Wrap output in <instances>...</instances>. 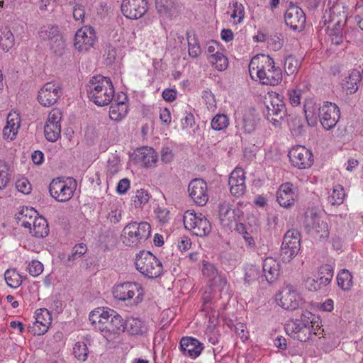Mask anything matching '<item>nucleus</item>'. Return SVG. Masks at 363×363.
<instances>
[{
  "label": "nucleus",
  "mask_w": 363,
  "mask_h": 363,
  "mask_svg": "<svg viewBox=\"0 0 363 363\" xmlns=\"http://www.w3.org/2000/svg\"><path fill=\"white\" fill-rule=\"evenodd\" d=\"M146 332V328L143 323L139 319H133L130 323L128 333L131 335H143Z\"/></svg>",
  "instance_id": "obj_49"
},
{
  "label": "nucleus",
  "mask_w": 363,
  "mask_h": 363,
  "mask_svg": "<svg viewBox=\"0 0 363 363\" xmlns=\"http://www.w3.org/2000/svg\"><path fill=\"white\" fill-rule=\"evenodd\" d=\"M290 121H289V126L292 133L295 136L301 135L303 130V121L301 117L291 116Z\"/></svg>",
  "instance_id": "obj_46"
},
{
  "label": "nucleus",
  "mask_w": 363,
  "mask_h": 363,
  "mask_svg": "<svg viewBox=\"0 0 363 363\" xmlns=\"http://www.w3.org/2000/svg\"><path fill=\"white\" fill-rule=\"evenodd\" d=\"M45 138L50 142H55L58 140L61 134V125L45 124L44 127Z\"/></svg>",
  "instance_id": "obj_42"
},
{
  "label": "nucleus",
  "mask_w": 363,
  "mask_h": 363,
  "mask_svg": "<svg viewBox=\"0 0 363 363\" xmlns=\"http://www.w3.org/2000/svg\"><path fill=\"white\" fill-rule=\"evenodd\" d=\"M180 349L184 355L192 359L196 358L203 351L204 347L201 342H179Z\"/></svg>",
  "instance_id": "obj_32"
},
{
  "label": "nucleus",
  "mask_w": 363,
  "mask_h": 363,
  "mask_svg": "<svg viewBox=\"0 0 363 363\" xmlns=\"http://www.w3.org/2000/svg\"><path fill=\"white\" fill-rule=\"evenodd\" d=\"M16 218L22 226L31 230L34 220L38 218V213L33 208L23 207L16 216Z\"/></svg>",
  "instance_id": "obj_30"
},
{
  "label": "nucleus",
  "mask_w": 363,
  "mask_h": 363,
  "mask_svg": "<svg viewBox=\"0 0 363 363\" xmlns=\"http://www.w3.org/2000/svg\"><path fill=\"white\" fill-rule=\"evenodd\" d=\"M202 99L205 101L208 109H214L216 107L215 96L211 91L204 90L202 93Z\"/></svg>",
  "instance_id": "obj_55"
},
{
  "label": "nucleus",
  "mask_w": 363,
  "mask_h": 363,
  "mask_svg": "<svg viewBox=\"0 0 363 363\" xmlns=\"http://www.w3.org/2000/svg\"><path fill=\"white\" fill-rule=\"evenodd\" d=\"M189 55L193 58H196L201 53L200 45L195 36L188 38Z\"/></svg>",
  "instance_id": "obj_51"
},
{
  "label": "nucleus",
  "mask_w": 363,
  "mask_h": 363,
  "mask_svg": "<svg viewBox=\"0 0 363 363\" xmlns=\"http://www.w3.org/2000/svg\"><path fill=\"white\" fill-rule=\"evenodd\" d=\"M9 164L0 160V190L5 189L11 181Z\"/></svg>",
  "instance_id": "obj_38"
},
{
  "label": "nucleus",
  "mask_w": 363,
  "mask_h": 363,
  "mask_svg": "<svg viewBox=\"0 0 363 363\" xmlns=\"http://www.w3.org/2000/svg\"><path fill=\"white\" fill-rule=\"evenodd\" d=\"M135 264L137 270L150 279L160 277L163 272L162 262L149 251L143 250L138 254Z\"/></svg>",
  "instance_id": "obj_5"
},
{
  "label": "nucleus",
  "mask_w": 363,
  "mask_h": 363,
  "mask_svg": "<svg viewBox=\"0 0 363 363\" xmlns=\"http://www.w3.org/2000/svg\"><path fill=\"white\" fill-rule=\"evenodd\" d=\"M211 124L213 130H222L228 127V118L224 114H217L213 118Z\"/></svg>",
  "instance_id": "obj_47"
},
{
  "label": "nucleus",
  "mask_w": 363,
  "mask_h": 363,
  "mask_svg": "<svg viewBox=\"0 0 363 363\" xmlns=\"http://www.w3.org/2000/svg\"><path fill=\"white\" fill-rule=\"evenodd\" d=\"M85 16L84 7L82 5L77 4L73 9V17L76 21H83Z\"/></svg>",
  "instance_id": "obj_64"
},
{
  "label": "nucleus",
  "mask_w": 363,
  "mask_h": 363,
  "mask_svg": "<svg viewBox=\"0 0 363 363\" xmlns=\"http://www.w3.org/2000/svg\"><path fill=\"white\" fill-rule=\"evenodd\" d=\"M245 16V11L244 7L241 4H238V2H235L233 4V13L231 14V18L236 19L237 23H240L244 18Z\"/></svg>",
  "instance_id": "obj_56"
},
{
  "label": "nucleus",
  "mask_w": 363,
  "mask_h": 363,
  "mask_svg": "<svg viewBox=\"0 0 363 363\" xmlns=\"http://www.w3.org/2000/svg\"><path fill=\"white\" fill-rule=\"evenodd\" d=\"M4 279L7 285L16 289L21 284V276L15 270L7 269L4 274Z\"/></svg>",
  "instance_id": "obj_44"
},
{
  "label": "nucleus",
  "mask_w": 363,
  "mask_h": 363,
  "mask_svg": "<svg viewBox=\"0 0 363 363\" xmlns=\"http://www.w3.org/2000/svg\"><path fill=\"white\" fill-rule=\"evenodd\" d=\"M149 201V195L144 189L137 190L135 196H133V201L135 208L141 207Z\"/></svg>",
  "instance_id": "obj_50"
},
{
  "label": "nucleus",
  "mask_w": 363,
  "mask_h": 363,
  "mask_svg": "<svg viewBox=\"0 0 363 363\" xmlns=\"http://www.w3.org/2000/svg\"><path fill=\"white\" fill-rule=\"evenodd\" d=\"M228 184L230 193L237 197L244 194L245 186V172L242 168H235L230 174Z\"/></svg>",
  "instance_id": "obj_24"
},
{
  "label": "nucleus",
  "mask_w": 363,
  "mask_h": 363,
  "mask_svg": "<svg viewBox=\"0 0 363 363\" xmlns=\"http://www.w3.org/2000/svg\"><path fill=\"white\" fill-rule=\"evenodd\" d=\"M203 273L211 279H216L218 275V271L215 267L209 263H205L203 266Z\"/></svg>",
  "instance_id": "obj_61"
},
{
  "label": "nucleus",
  "mask_w": 363,
  "mask_h": 363,
  "mask_svg": "<svg viewBox=\"0 0 363 363\" xmlns=\"http://www.w3.org/2000/svg\"><path fill=\"white\" fill-rule=\"evenodd\" d=\"M62 95V90L60 85L55 82H50L45 83L39 90L38 100L43 106L50 107Z\"/></svg>",
  "instance_id": "obj_14"
},
{
  "label": "nucleus",
  "mask_w": 363,
  "mask_h": 363,
  "mask_svg": "<svg viewBox=\"0 0 363 363\" xmlns=\"http://www.w3.org/2000/svg\"><path fill=\"white\" fill-rule=\"evenodd\" d=\"M16 187L17 190L24 194H28L31 191V184L26 179H18L16 182Z\"/></svg>",
  "instance_id": "obj_58"
},
{
  "label": "nucleus",
  "mask_w": 363,
  "mask_h": 363,
  "mask_svg": "<svg viewBox=\"0 0 363 363\" xmlns=\"http://www.w3.org/2000/svg\"><path fill=\"white\" fill-rule=\"evenodd\" d=\"M87 251L86 245L84 243H79L75 245L70 255H68L67 261L68 262H74L76 259L80 258L82 255H84Z\"/></svg>",
  "instance_id": "obj_48"
},
{
  "label": "nucleus",
  "mask_w": 363,
  "mask_h": 363,
  "mask_svg": "<svg viewBox=\"0 0 363 363\" xmlns=\"http://www.w3.org/2000/svg\"><path fill=\"white\" fill-rule=\"evenodd\" d=\"M277 300L279 306L285 310L294 311L303 303V298L298 293L296 288L292 284H286L279 294Z\"/></svg>",
  "instance_id": "obj_12"
},
{
  "label": "nucleus",
  "mask_w": 363,
  "mask_h": 363,
  "mask_svg": "<svg viewBox=\"0 0 363 363\" xmlns=\"http://www.w3.org/2000/svg\"><path fill=\"white\" fill-rule=\"evenodd\" d=\"M306 120L311 126L316 125L318 120L320 121V112L322 106L317 104L312 101H308L303 106Z\"/></svg>",
  "instance_id": "obj_27"
},
{
  "label": "nucleus",
  "mask_w": 363,
  "mask_h": 363,
  "mask_svg": "<svg viewBox=\"0 0 363 363\" xmlns=\"http://www.w3.org/2000/svg\"><path fill=\"white\" fill-rule=\"evenodd\" d=\"M135 159L138 162L142 163L145 167H152L155 166L157 161V155L152 147H143L139 148L135 152Z\"/></svg>",
  "instance_id": "obj_25"
},
{
  "label": "nucleus",
  "mask_w": 363,
  "mask_h": 363,
  "mask_svg": "<svg viewBox=\"0 0 363 363\" xmlns=\"http://www.w3.org/2000/svg\"><path fill=\"white\" fill-rule=\"evenodd\" d=\"M96 37L95 30L91 27H84L79 29L74 38V48L80 52H85L93 47Z\"/></svg>",
  "instance_id": "obj_19"
},
{
  "label": "nucleus",
  "mask_w": 363,
  "mask_h": 363,
  "mask_svg": "<svg viewBox=\"0 0 363 363\" xmlns=\"http://www.w3.org/2000/svg\"><path fill=\"white\" fill-rule=\"evenodd\" d=\"M233 327L234 331L237 334L238 337L245 340L248 339V331L247 330V327L244 323H238L235 325H233Z\"/></svg>",
  "instance_id": "obj_57"
},
{
  "label": "nucleus",
  "mask_w": 363,
  "mask_h": 363,
  "mask_svg": "<svg viewBox=\"0 0 363 363\" xmlns=\"http://www.w3.org/2000/svg\"><path fill=\"white\" fill-rule=\"evenodd\" d=\"M31 226L30 233L36 238H44L48 235L49 228L47 220L45 218L39 216L37 220H34Z\"/></svg>",
  "instance_id": "obj_34"
},
{
  "label": "nucleus",
  "mask_w": 363,
  "mask_h": 363,
  "mask_svg": "<svg viewBox=\"0 0 363 363\" xmlns=\"http://www.w3.org/2000/svg\"><path fill=\"white\" fill-rule=\"evenodd\" d=\"M345 191L342 186L337 184L334 186L331 194L328 196V202L331 205H340L343 203L345 199Z\"/></svg>",
  "instance_id": "obj_41"
},
{
  "label": "nucleus",
  "mask_w": 363,
  "mask_h": 363,
  "mask_svg": "<svg viewBox=\"0 0 363 363\" xmlns=\"http://www.w3.org/2000/svg\"><path fill=\"white\" fill-rule=\"evenodd\" d=\"M267 119L273 123L274 126H279L281 121L286 116V110L284 103L279 100L277 96L270 101L269 105H266Z\"/></svg>",
  "instance_id": "obj_21"
},
{
  "label": "nucleus",
  "mask_w": 363,
  "mask_h": 363,
  "mask_svg": "<svg viewBox=\"0 0 363 363\" xmlns=\"http://www.w3.org/2000/svg\"><path fill=\"white\" fill-rule=\"evenodd\" d=\"M20 127V118L16 112L10 113L7 116L6 125L4 128L3 135L4 138L12 140L18 133Z\"/></svg>",
  "instance_id": "obj_28"
},
{
  "label": "nucleus",
  "mask_w": 363,
  "mask_h": 363,
  "mask_svg": "<svg viewBox=\"0 0 363 363\" xmlns=\"http://www.w3.org/2000/svg\"><path fill=\"white\" fill-rule=\"evenodd\" d=\"M262 270L266 280L269 283H272L279 275L280 264L272 257H267L263 262Z\"/></svg>",
  "instance_id": "obj_26"
},
{
  "label": "nucleus",
  "mask_w": 363,
  "mask_h": 363,
  "mask_svg": "<svg viewBox=\"0 0 363 363\" xmlns=\"http://www.w3.org/2000/svg\"><path fill=\"white\" fill-rule=\"evenodd\" d=\"M147 9L146 0H123L121 5L123 15L131 20L142 18L147 13Z\"/></svg>",
  "instance_id": "obj_16"
},
{
  "label": "nucleus",
  "mask_w": 363,
  "mask_h": 363,
  "mask_svg": "<svg viewBox=\"0 0 363 363\" xmlns=\"http://www.w3.org/2000/svg\"><path fill=\"white\" fill-rule=\"evenodd\" d=\"M35 322L33 327H29L28 330L34 335H41L47 332L51 324L52 315L46 308L38 309L35 312Z\"/></svg>",
  "instance_id": "obj_23"
},
{
  "label": "nucleus",
  "mask_w": 363,
  "mask_h": 363,
  "mask_svg": "<svg viewBox=\"0 0 363 363\" xmlns=\"http://www.w3.org/2000/svg\"><path fill=\"white\" fill-rule=\"evenodd\" d=\"M288 156L292 165L300 169L308 168L313 163L311 151L302 145L292 147Z\"/></svg>",
  "instance_id": "obj_15"
},
{
  "label": "nucleus",
  "mask_w": 363,
  "mask_h": 363,
  "mask_svg": "<svg viewBox=\"0 0 363 363\" xmlns=\"http://www.w3.org/2000/svg\"><path fill=\"white\" fill-rule=\"evenodd\" d=\"M156 9L163 17L172 18L178 12L179 4L174 0H155Z\"/></svg>",
  "instance_id": "obj_29"
},
{
  "label": "nucleus",
  "mask_w": 363,
  "mask_h": 363,
  "mask_svg": "<svg viewBox=\"0 0 363 363\" xmlns=\"http://www.w3.org/2000/svg\"><path fill=\"white\" fill-rule=\"evenodd\" d=\"M302 330L303 333L305 330L309 332V328H305L304 325H301V323H299L298 320H296L295 322H291L286 326V333L294 340H301L300 333H301Z\"/></svg>",
  "instance_id": "obj_37"
},
{
  "label": "nucleus",
  "mask_w": 363,
  "mask_h": 363,
  "mask_svg": "<svg viewBox=\"0 0 363 363\" xmlns=\"http://www.w3.org/2000/svg\"><path fill=\"white\" fill-rule=\"evenodd\" d=\"M300 242L301 234L298 230L291 229L285 233L281 247V256L284 262H289L298 254Z\"/></svg>",
  "instance_id": "obj_10"
},
{
  "label": "nucleus",
  "mask_w": 363,
  "mask_h": 363,
  "mask_svg": "<svg viewBox=\"0 0 363 363\" xmlns=\"http://www.w3.org/2000/svg\"><path fill=\"white\" fill-rule=\"evenodd\" d=\"M113 295L115 298L123 301L133 299L135 296L133 303L137 304L143 299V289L138 283L125 282L113 288Z\"/></svg>",
  "instance_id": "obj_8"
},
{
  "label": "nucleus",
  "mask_w": 363,
  "mask_h": 363,
  "mask_svg": "<svg viewBox=\"0 0 363 363\" xmlns=\"http://www.w3.org/2000/svg\"><path fill=\"white\" fill-rule=\"evenodd\" d=\"M14 45V36L8 27H4L1 30L0 47L5 51H9Z\"/></svg>",
  "instance_id": "obj_36"
},
{
  "label": "nucleus",
  "mask_w": 363,
  "mask_h": 363,
  "mask_svg": "<svg viewBox=\"0 0 363 363\" xmlns=\"http://www.w3.org/2000/svg\"><path fill=\"white\" fill-rule=\"evenodd\" d=\"M39 36L43 40L49 42L50 48L55 55H62L65 41L58 26H43L39 31Z\"/></svg>",
  "instance_id": "obj_11"
},
{
  "label": "nucleus",
  "mask_w": 363,
  "mask_h": 363,
  "mask_svg": "<svg viewBox=\"0 0 363 363\" xmlns=\"http://www.w3.org/2000/svg\"><path fill=\"white\" fill-rule=\"evenodd\" d=\"M76 181L69 179L66 180L56 178L52 180L49 186L50 196L58 202H67L73 196Z\"/></svg>",
  "instance_id": "obj_7"
},
{
  "label": "nucleus",
  "mask_w": 363,
  "mask_h": 363,
  "mask_svg": "<svg viewBox=\"0 0 363 363\" xmlns=\"http://www.w3.org/2000/svg\"><path fill=\"white\" fill-rule=\"evenodd\" d=\"M297 199L298 195L291 183L282 184L277 191V201L284 208H291Z\"/></svg>",
  "instance_id": "obj_22"
},
{
  "label": "nucleus",
  "mask_w": 363,
  "mask_h": 363,
  "mask_svg": "<svg viewBox=\"0 0 363 363\" xmlns=\"http://www.w3.org/2000/svg\"><path fill=\"white\" fill-rule=\"evenodd\" d=\"M172 338H175V337L168 331L167 328L162 327L155 334V340L156 339H159L160 340H169Z\"/></svg>",
  "instance_id": "obj_62"
},
{
  "label": "nucleus",
  "mask_w": 363,
  "mask_h": 363,
  "mask_svg": "<svg viewBox=\"0 0 363 363\" xmlns=\"http://www.w3.org/2000/svg\"><path fill=\"white\" fill-rule=\"evenodd\" d=\"M183 221L185 228L196 236H205L211 230L208 220L201 213H196L194 211H186L184 214Z\"/></svg>",
  "instance_id": "obj_6"
},
{
  "label": "nucleus",
  "mask_w": 363,
  "mask_h": 363,
  "mask_svg": "<svg viewBox=\"0 0 363 363\" xmlns=\"http://www.w3.org/2000/svg\"><path fill=\"white\" fill-rule=\"evenodd\" d=\"M259 269L255 265H248L245 269V281L250 284L256 280L259 276Z\"/></svg>",
  "instance_id": "obj_52"
},
{
  "label": "nucleus",
  "mask_w": 363,
  "mask_h": 363,
  "mask_svg": "<svg viewBox=\"0 0 363 363\" xmlns=\"http://www.w3.org/2000/svg\"><path fill=\"white\" fill-rule=\"evenodd\" d=\"M333 277V269L332 266L324 264L319 267L317 277L306 278L304 284L308 290L317 291L330 284Z\"/></svg>",
  "instance_id": "obj_13"
},
{
  "label": "nucleus",
  "mask_w": 363,
  "mask_h": 363,
  "mask_svg": "<svg viewBox=\"0 0 363 363\" xmlns=\"http://www.w3.org/2000/svg\"><path fill=\"white\" fill-rule=\"evenodd\" d=\"M128 113V105L124 101L113 103L109 108L110 118L115 121H119L123 118Z\"/></svg>",
  "instance_id": "obj_35"
},
{
  "label": "nucleus",
  "mask_w": 363,
  "mask_h": 363,
  "mask_svg": "<svg viewBox=\"0 0 363 363\" xmlns=\"http://www.w3.org/2000/svg\"><path fill=\"white\" fill-rule=\"evenodd\" d=\"M259 118L254 108L247 111L242 118V129L247 133L253 132L257 125Z\"/></svg>",
  "instance_id": "obj_33"
},
{
  "label": "nucleus",
  "mask_w": 363,
  "mask_h": 363,
  "mask_svg": "<svg viewBox=\"0 0 363 363\" xmlns=\"http://www.w3.org/2000/svg\"><path fill=\"white\" fill-rule=\"evenodd\" d=\"M207 189L206 182L200 178L191 180L188 186L189 196L195 203L200 206H204L208 200Z\"/></svg>",
  "instance_id": "obj_18"
},
{
  "label": "nucleus",
  "mask_w": 363,
  "mask_h": 363,
  "mask_svg": "<svg viewBox=\"0 0 363 363\" xmlns=\"http://www.w3.org/2000/svg\"><path fill=\"white\" fill-rule=\"evenodd\" d=\"M303 227L308 234L319 240L326 239L329 236L328 223L322 220L316 213H306Z\"/></svg>",
  "instance_id": "obj_9"
},
{
  "label": "nucleus",
  "mask_w": 363,
  "mask_h": 363,
  "mask_svg": "<svg viewBox=\"0 0 363 363\" xmlns=\"http://www.w3.org/2000/svg\"><path fill=\"white\" fill-rule=\"evenodd\" d=\"M61 118V112L58 109H53L48 115L46 124L60 125Z\"/></svg>",
  "instance_id": "obj_60"
},
{
  "label": "nucleus",
  "mask_w": 363,
  "mask_h": 363,
  "mask_svg": "<svg viewBox=\"0 0 363 363\" xmlns=\"http://www.w3.org/2000/svg\"><path fill=\"white\" fill-rule=\"evenodd\" d=\"M299 66L298 61L292 56L286 57L284 69L288 75H292L296 72Z\"/></svg>",
  "instance_id": "obj_53"
},
{
  "label": "nucleus",
  "mask_w": 363,
  "mask_h": 363,
  "mask_svg": "<svg viewBox=\"0 0 363 363\" xmlns=\"http://www.w3.org/2000/svg\"><path fill=\"white\" fill-rule=\"evenodd\" d=\"M331 20L330 24H332V28L328 30V34L333 33H342L343 27L346 23V16L343 15L339 19H335V10L331 11Z\"/></svg>",
  "instance_id": "obj_40"
},
{
  "label": "nucleus",
  "mask_w": 363,
  "mask_h": 363,
  "mask_svg": "<svg viewBox=\"0 0 363 363\" xmlns=\"http://www.w3.org/2000/svg\"><path fill=\"white\" fill-rule=\"evenodd\" d=\"M306 19V14L300 7L296 4H289L284 14V21L287 26L300 32L305 28Z\"/></svg>",
  "instance_id": "obj_17"
},
{
  "label": "nucleus",
  "mask_w": 363,
  "mask_h": 363,
  "mask_svg": "<svg viewBox=\"0 0 363 363\" xmlns=\"http://www.w3.org/2000/svg\"><path fill=\"white\" fill-rule=\"evenodd\" d=\"M337 282L342 290H349L352 286V276L348 270L342 269L337 276Z\"/></svg>",
  "instance_id": "obj_39"
},
{
  "label": "nucleus",
  "mask_w": 363,
  "mask_h": 363,
  "mask_svg": "<svg viewBox=\"0 0 363 363\" xmlns=\"http://www.w3.org/2000/svg\"><path fill=\"white\" fill-rule=\"evenodd\" d=\"M301 91L291 90L289 91V99L292 106H296L301 103Z\"/></svg>",
  "instance_id": "obj_63"
},
{
  "label": "nucleus",
  "mask_w": 363,
  "mask_h": 363,
  "mask_svg": "<svg viewBox=\"0 0 363 363\" xmlns=\"http://www.w3.org/2000/svg\"><path fill=\"white\" fill-rule=\"evenodd\" d=\"M89 319L94 328L99 330L107 340L117 338L126 328L123 318L109 308H98L92 311Z\"/></svg>",
  "instance_id": "obj_1"
},
{
  "label": "nucleus",
  "mask_w": 363,
  "mask_h": 363,
  "mask_svg": "<svg viewBox=\"0 0 363 363\" xmlns=\"http://www.w3.org/2000/svg\"><path fill=\"white\" fill-rule=\"evenodd\" d=\"M28 270L30 275L33 277H36L43 272V265L38 260H33L29 263Z\"/></svg>",
  "instance_id": "obj_54"
},
{
  "label": "nucleus",
  "mask_w": 363,
  "mask_h": 363,
  "mask_svg": "<svg viewBox=\"0 0 363 363\" xmlns=\"http://www.w3.org/2000/svg\"><path fill=\"white\" fill-rule=\"evenodd\" d=\"M86 87L88 97L99 106L109 104L113 99L114 89L110 78L101 75L94 76Z\"/></svg>",
  "instance_id": "obj_3"
},
{
  "label": "nucleus",
  "mask_w": 363,
  "mask_h": 363,
  "mask_svg": "<svg viewBox=\"0 0 363 363\" xmlns=\"http://www.w3.org/2000/svg\"><path fill=\"white\" fill-rule=\"evenodd\" d=\"M340 117V111L335 104L325 102L320 112V123L326 130L335 127Z\"/></svg>",
  "instance_id": "obj_20"
},
{
  "label": "nucleus",
  "mask_w": 363,
  "mask_h": 363,
  "mask_svg": "<svg viewBox=\"0 0 363 363\" xmlns=\"http://www.w3.org/2000/svg\"><path fill=\"white\" fill-rule=\"evenodd\" d=\"M210 62L215 66L218 71H223L228 67V58L222 53L216 52L210 57Z\"/></svg>",
  "instance_id": "obj_43"
},
{
  "label": "nucleus",
  "mask_w": 363,
  "mask_h": 363,
  "mask_svg": "<svg viewBox=\"0 0 363 363\" xmlns=\"http://www.w3.org/2000/svg\"><path fill=\"white\" fill-rule=\"evenodd\" d=\"M74 357L81 361H85L88 357L89 350L85 342H76L73 347Z\"/></svg>",
  "instance_id": "obj_45"
},
{
  "label": "nucleus",
  "mask_w": 363,
  "mask_h": 363,
  "mask_svg": "<svg viewBox=\"0 0 363 363\" xmlns=\"http://www.w3.org/2000/svg\"><path fill=\"white\" fill-rule=\"evenodd\" d=\"M236 230L243 235L245 240L251 246L255 245L254 239L249 235L244 224L240 223L236 225Z\"/></svg>",
  "instance_id": "obj_59"
},
{
  "label": "nucleus",
  "mask_w": 363,
  "mask_h": 363,
  "mask_svg": "<svg viewBox=\"0 0 363 363\" xmlns=\"http://www.w3.org/2000/svg\"><path fill=\"white\" fill-rule=\"evenodd\" d=\"M274 64L269 55H256L249 64L250 74L252 79L256 76L263 84L277 85L282 80V72Z\"/></svg>",
  "instance_id": "obj_2"
},
{
  "label": "nucleus",
  "mask_w": 363,
  "mask_h": 363,
  "mask_svg": "<svg viewBox=\"0 0 363 363\" xmlns=\"http://www.w3.org/2000/svg\"><path fill=\"white\" fill-rule=\"evenodd\" d=\"M360 72L357 69H353L343 81V88L347 90V93L352 94L358 89V84L362 78Z\"/></svg>",
  "instance_id": "obj_31"
},
{
  "label": "nucleus",
  "mask_w": 363,
  "mask_h": 363,
  "mask_svg": "<svg viewBox=\"0 0 363 363\" xmlns=\"http://www.w3.org/2000/svg\"><path fill=\"white\" fill-rule=\"evenodd\" d=\"M151 227L147 222H132L127 224L122 232L121 240L128 247H138L150 235Z\"/></svg>",
  "instance_id": "obj_4"
}]
</instances>
